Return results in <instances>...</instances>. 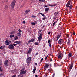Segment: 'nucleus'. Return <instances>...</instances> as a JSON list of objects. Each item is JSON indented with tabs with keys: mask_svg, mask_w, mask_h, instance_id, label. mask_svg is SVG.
<instances>
[{
	"mask_svg": "<svg viewBox=\"0 0 77 77\" xmlns=\"http://www.w3.org/2000/svg\"><path fill=\"white\" fill-rule=\"evenodd\" d=\"M50 59V61L51 62H52V61H53V59H52V58H51Z\"/></svg>",
	"mask_w": 77,
	"mask_h": 77,
	"instance_id": "8fccbe9b",
	"label": "nucleus"
},
{
	"mask_svg": "<svg viewBox=\"0 0 77 77\" xmlns=\"http://www.w3.org/2000/svg\"><path fill=\"white\" fill-rule=\"evenodd\" d=\"M63 43V40L62 39H60L58 42V44H62Z\"/></svg>",
	"mask_w": 77,
	"mask_h": 77,
	"instance_id": "6e6552de",
	"label": "nucleus"
},
{
	"mask_svg": "<svg viewBox=\"0 0 77 77\" xmlns=\"http://www.w3.org/2000/svg\"><path fill=\"white\" fill-rule=\"evenodd\" d=\"M50 33H51V32H48V35H50Z\"/></svg>",
	"mask_w": 77,
	"mask_h": 77,
	"instance_id": "680f3d73",
	"label": "nucleus"
},
{
	"mask_svg": "<svg viewBox=\"0 0 77 77\" xmlns=\"http://www.w3.org/2000/svg\"><path fill=\"white\" fill-rule=\"evenodd\" d=\"M56 24V22H54L53 23L52 26L54 27V26Z\"/></svg>",
	"mask_w": 77,
	"mask_h": 77,
	"instance_id": "2f4dec72",
	"label": "nucleus"
},
{
	"mask_svg": "<svg viewBox=\"0 0 77 77\" xmlns=\"http://www.w3.org/2000/svg\"><path fill=\"white\" fill-rule=\"evenodd\" d=\"M18 39V36H16L15 37H14V40H17Z\"/></svg>",
	"mask_w": 77,
	"mask_h": 77,
	"instance_id": "c85d7f7f",
	"label": "nucleus"
},
{
	"mask_svg": "<svg viewBox=\"0 0 77 77\" xmlns=\"http://www.w3.org/2000/svg\"><path fill=\"white\" fill-rule=\"evenodd\" d=\"M48 66H49V64H46L44 66V67L45 68H48Z\"/></svg>",
	"mask_w": 77,
	"mask_h": 77,
	"instance_id": "ddd939ff",
	"label": "nucleus"
},
{
	"mask_svg": "<svg viewBox=\"0 0 77 77\" xmlns=\"http://www.w3.org/2000/svg\"><path fill=\"white\" fill-rule=\"evenodd\" d=\"M27 66H29V65H30V63H27Z\"/></svg>",
	"mask_w": 77,
	"mask_h": 77,
	"instance_id": "13d9d810",
	"label": "nucleus"
},
{
	"mask_svg": "<svg viewBox=\"0 0 77 77\" xmlns=\"http://www.w3.org/2000/svg\"><path fill=\"white\" fill-rule=\"evenodd\" d=\"M32 18H36V17L35 16H32Z\"/></svg>",
	"mask_w": 77,
	"mask_h": 77,
	"instance_id": "79ce46f5",
	"label": "nucleus"
},
{
	"mask_svg": "<svg viewBox=\"0 0 77 77\" xmlns=\"http://www.w3.org/2000/svg\"><path fill=\"white\" fill-rule=\"evenodd\" d=\"M15 3H16V1L15 0H14L11 3V8L12 9H14L15 7Z\"/></svg>",
	"mask_w": 77,
	"mask_h": 77,
	"instance_id": "7ed1b4c3",
	"label": "nucleus"
},
{
	"mask_svg": "<svg viewBox=\"0 0 77 77\" xmlns=\"http://www.w3.org/2000/svg\"><path fill=\"white\" fill-rule=\"evenodd\" d=\"M24 69H25V68H23L21 69V72L23 74H25L27 72V70H25L24 71Z\"/></svg>",
	"mask_w": 77,
	"mask_h": 77,
	"instance_id": "39448f33",
	"label": "nucleus"
},
{
	"mask_svg": "<svg viewBox=\"0 0 77 77\" xmlns=\"http://www.w3.org/2000/svg\"><path fill=\"white\" fill-rule=\"evenodd\" d=\"M47 75H48L47 73H46L44 75V77H47Z\"/></svg>",
	"mask_w": 77,
	"mask_h": 77,
	"instance_id": "473e14b6",
	"label": "nucleus"
},
{
	"mask_svg": "<svg viewBox=\"0 0 77 77\" xmlns=\"http://www.w3.org/2000/svg\"><path fill=\"white\" fill-rule=\"evenodd\" d=\"M63 57V55L62 53H60L58 56V58L60 59H62Z\"/></svg>",
	"mask_w": 77,
	"mask_h": 77,
	"instance_id": "20e7f679",
	"label": "nucleus"
},
{
	"mask_svg": "<svg viewBox=\"0 0 77 77\" xmlns=\"http://www.w3.org/2000/svg\"><path fill=\"white\" fill-rule=\"evenodd\" d=\"M18 31L19 32H22V31H21V29H19L18 30Z\"/></svg>",
	"mask_w": 77,
	"mask_h": 77,
	"instance_id": "37998d69",
	"label": "nucleus"
},
{
	"mask_svg": "<svg viewBox=\"0 0 77 77\" xmlns=\"http://www.w3.org/2000/svg\"><path fill=\"white\" fill-rule=\"evenodd\" d=\"M49 47L50 48H51V43H49Z\"/></svg>",
	"mask_w": 77,
	"mask_h": 77,
	"instance_id": "864d4df0",
	"label": "nucleus"
},
{
	"mask_svg": "<svg viewBox=\"0 0 77 77\" xmlns=\"http://www.w3.org/2000/svg\"><path fill=\"white\" fill-rule=\"evenodd\" d=\"M36 67H34L33 71H36Z\"/></svg>",
	"mask_w": 77,
	"mask_h": 77,
	"instance_id": "c756f323",
	"label": "nucleus"
},
{
	"mask_svg": "<svg viewBox=\"0 0 77 77\" xmlns=\"http://www.w3.org/2000/svg\"><path fill=\"white\" fill-rule=\"evenodd\" d=\"M26 61L27 62V63H29L30 62V61H31V57H29L26 60Z\"/></svg>",
	"mask_w": 77,
	"mask_h": 77,
	"instance_id": "1a4fd4ad",
	"label": "nucleus"
},
{
	"mask_svg": "<svg viewBox=\"0 0 77 77\" xmlns=\"http://www.w3.org/2000/svg\"><path fill=\"white\" fill-rule=\"evenodd\" d=\"M4 65H5V66H8V60H6L4 63Z\"/></svg>",
	"mask_w": 77,
	"mask_h": 77,
	"instance_id": "9d476101",
	"label": "nucleus"
},
{
	"mask_svg": "<svg viewBox=\"0 0 77 77\" xmlns=\"http://www.w3.org/2000/svg\"><path fill=\"white\" fill-rule=\"evenodd\" d=\"M60 35V36H62V34H61V33H59V35Z\"/></svg>",
	"mask_w": 77,
	"mask_h": 77,
	"instance_id": "3c124183",
	"label": "nucleus"
},
{
	"mask_svg": "<svg viewBox=\"0 0 77 77\" xmlns=\"http://www.w3.org/2000/svg\"><path fill=\"white\" fill-rule=\"evenodd\" d=\"M43 60H44V59L43 58H42L41 60V62H42V61Z\"/></svg>",
	"mask_w": 77,
	"mask_h": 77,
	"instance_id": "de8ad7c7",
	"label": "nucleus"
},
{
	"mask_svg": "<svg viewBox=\"0 0 77 77\" xmlns=\"http://www.w3.org/2000/svg\"><path fill=\"white\" fill-rule=\"evenodd\" d=\"M58 14H59V12H57V13L55 15V16H56L57 17V15H58Z\"/></svg>",
	"mask_w": 77,
	"mask_h": 77,
	"instance_id": "a19ab883",
	"label": "nucleus"
},
{
	"mask_svg": "<svg viewBox=\"0 0 77 77\" xmlns=\"http://www.w3.org/2000/svg\"><path fill=\"white\" fill-rule=\"evenodd\" d=\"M73 64L72 63L71 64V65L69 67V69L70 70H71V69L72 68V67H73Z\"/></svg>",
	"mask_w": 77,
	"mask_h": 77,
	"instance_id": "4468645a",
	"label": "nucleus"
},
{
	"mask_svg": "<svg viewBox=\"0 0 77 77\" xmlns=\"http://www.w3.org/2000/svg\"><path fill=\"white\" fill-rule=\"evenodd\" d=\"M23 24H26V22H25V21H23Z\"/></svg>",
	"mask_w": 77,
	"mask_h": 77,
	"instance_id": "bf43d9fd",
	"label": "nucleus"
},
{
	"mask_svg": "<svg viewBox=\"0 0 77 77\" xmlns=\"http://www.w3.org/2000/svg\"><path fill=\"white\" fill-rule=\"evenodd\" d=\"M57 4H54V5H51V4H48V5L49 6H51V7H53V6H56Z\"/></svg>",
	"mask_w": 77,
	"mask_h": 77,
	"instance_id": "f3484780",
	"label": "nucleus"
},
{
	"mask_svg": "<svg viewBox=\"0 0 77 77\" xmlns=\"http://www.w3.org/2000/svg\"><path fill=\"white\" fill-rule=\"evenodd\" d=\"M38 44H39V43L38 42H35L34 43V44L35 45H38Z\"/></svg>",
	"mask_w": 77,
	"mask_h": 77,
	"instance_id": "cd10ccee",
	"label": "nucleus"
},
{
	"mask_svg": "<svg viewBox=\"0 0 77 77\" xmlns=\"http://www.w3.org/2000/svg\"><path fill=\"white\" fill-rule=\"evenodd\" d=\"M71 12V10H70V11H69V13H70V12Z\"/></svg>",
	"mask_w": 77,
	"mask_h": 77,
	"instance_id": "0e129e2a",
	"label": "nucleus"
},
{
	"mask_svg": "<svg viewBox=\"0 0 77 77\" xmlns=\"http://www.w3.org/2000/svg\"><path fill=\"white\" fill-rule=\"evenodd\" d=\"M16 77V75H13L12 77Z\"/></svg>",
	"mask_w": 77,
	"mask_h": 77,
	"instance_id": "49530a36",
	"label": "nucleus"
},
{
	"mask_svg": "<svg viewBox=\"0 0 77 77\" xmlns=\"http://www.w3.org/2000/svg\"><path fill=\"white\" fill-rule=\"evenodd\" d=\"M60 38V35H57V39H59V38Z\"/></svg>",
	"mask_w": 77,
	"mask_h": 77,
	"instance_id": "4c0bfd02",
	"label": "nucleus"
},
{
	"mask_svg": "<svg viewBox=\"0 0 77 77\" xmlns=\"http://www.w3.org/2000/svg\"><path fill=\"white\" fill-rule=\"evenodd\" d=\"M14 37V35H10V38H12Z\"/></svg>",
	"mask_w": 77,
	"mask_h": 77,
	"instance_id": "72a5a7b5",
	"label": "nucleus"
},
{
	"mask_svg": "<svg viewBox=\"0 0 77 77\" xmlns=\"http://www.w3.org/2000/svg\"><path fill=\"white\" fill-rule=\"evenodd\" d=\"M72 6L71 5H70L69 6V8L70 9H72Z\"/></svg>",
	"mask_w": 77,
	"mask_h": 77,
	"instance_id": "a878e982",
	"label": "nucleus"
},
{
	"mask_svg": "<svg viewBox=\"0 0 77 77\" xmlns=\"http://www.w3.org/2000/svg\"><path fill=\"white\" fill-rule=\"evenodd\" d=\"M8 48L10 50H13L14 49L15 47L12 44H11L8 46Z\"/></svg>",
	"mask_w": 77,
	"mask_h": 77,
	"instance_id": "f257e3e1",
	"label": "nucleus"
},
{
	"mask_svg": "<svg viewBox=\"0 0 77 77\" xmlns=\"http://www.w3.org/2000/svg\"><path fill=\"white\" fill-rule=\"evenodd\" d=\"M55 76V73L54 72L52 75V77H54Z\"/></svg>",
	"mask_w": 77,
	"mask_h": 77,
	"instance_id": "e433bc0d",
	"label": "nucleus"
},
{
	"mask_svg": "<svg viewBox=\"0 0 77 77\" xmlns=\"http://www.w3.org/2000/svg\"><path fill=\"white\" fill-rule=\"evenodd\" d=\"M2 64V62L0 60V65H1Z\"/></svg>",
	"mask_w": 77,
	"mask_h": 77,
	"instance_id": "5fc2aeb1",
	"label": "nucleus"
},
{
	"mask_svg": "<svg viewBox=\"0 0 77 77\" xmlns=\"http://www.w3.org/2000/svg\"><path fill=\"white\" fill-rule=\"evenodd\" d=\"M46 17H45L44 18H43V20H44L45 19H46Z\"/></svg>",
	"mask_w": 77,
	"mask_h": 77,
	"instance_id": "603ef678",
	"label": "nucleus"
},
{
	"mask_svg": "<svg viewBox=\"0 0 77 77\" xmlns=\"http://www.w3.org/2000/svg\"><path fill=\"white\" fill-rule=\"evenodd\" d=\"M13 46L14 45V46H15V47H17V46L16 45V44H15V43H13Z\"/></svg>",
	"mask_w": 77,
	"mask_h": 77,
	"instance_id": "ea45409f",
	"label": "nucleus"
},
{
	"mask_svg": "<svg viewBox=\"0 0 77 77\" xmlns=\"http://www.w3.org/2000/svg\"><path fill=\"white\" fill-rule=\"evenodd\" d=\"M38 52H37L36 53V54H35V55L36 56H37V55H38Z\"/></svg>",
	"mask_w": 77,
	"mask_h": 77,
	"instance_id": "4d7b16f0",
	"label": "nucleus"
},
{
	"mask_svg": "<svg viewBox=\"0 0 77 77\" xmlns=\"http://www.w3.org/2000/svg\"><path fill=\"white\" fill-rule=\"evenodd\" d=\"M71 42V40L70 39H68L67 44L68 45H70V43Z\"/></svg>",
	"mask_w": 77,
	"mask_h": 77,
	"instance_id": "2eb2a0df",
	"label": "nucleus"
},
{
	"mask_svg": "<svg viewBox=\"0 0 77 77\" xmlns=\"http://www.w3.org/2000/svg\"><path fill=\"white\" fill-rule=\"evenodd\" d=\"M66 38H69V35L68 34H65Z\"/></svg>",
	"mask_w": 77,
	"mask_h": 77,
	"instance_id": "c9c22d12",
	"label": "nucleus"
},
{
	"mask_svg": "<svg viewBox=\"0 0 77 77\" xmlns=\"http://www.w3.org/2000/svg\"><path fill=\"white\" fill-rule=\"evenodd\" d=\"M47 58H46V57L45 59V60H47Z\"/></svg>",
	"mask_w": 77,
	"mask_h": 77,
	"instance_id": "774afa93",
	"label": "nucleus"
},
{
	"mask_svg": "<svg viewBox=\"0 0 77 77\" xmlns=\"http://www.w3.org/2000/svg\"><path fill=\"white\" fill-rule=\"evenodd\" d=\"M41 30L39 31L38 32V34H40V33H41Z\"/></svg>",
	"mask_w": 77,
	"mask_h": 77,
	"instance_id": "c03bdc74",
	"label": "nucleus"
},
{
	"mask_svg": "<svg viewBox=\"0 0 77 77\" xmlns=\"http://www.w3.org/2000/svg\"><path fill=\"white\" fill-rule=\"evenodd\" d=\"M20 75H23V73H22L21 72L20 73Z\"/></svg>",
	"mask_w": 77,
	"mask_h": 77,
	"instance_id": "09e8293b",
	"label": "nucleus"
},
{
	"mask_svg": "<svg viewBox=\"0 0 77 77\" xmlns=\"http://www.w3.org/2000/svg\"><path fill=\"white\" fill-rule=\"evenodd\" d=\"M40 15H42V16H43V17H45V15H44V14H43L42 13H40Z\"/></svg>",
	"mask_w": 77,
	"mask_h": 77,
	"instance_id": "bb28decb",
	"label": "nucleus"
},
{
	"mask_svg": "<svg viewBox=\"0 0 77 77\" xmlns=\"http://www.w3.org/2000/svg\"><path fill=\"white\" fill-rule=\"evenodd\" d=\"M3 75H4V73H1L0 74V77H2Z\"/></svg>",
	"mask_w": 77,
	"mask_h": 77,
	"instance_id": "5701e85b",
	"label": "nucleus"
},
{
	"mask_svg": "<svg viewBox=\"0 0 77 77\" xmlns=\"http://www.w3.org/2000/svg\"><path fill=\"white\" fill-rule=\"evenodd\" d=\"M54 19L53 20V22H54V21L56 20V19L57 18V17L56 16H54Z\"/></svg>",
	"mask_w": 77,
	"mask_h": 77,
	"instance_id": "393cba45",
	"label": "nucleus"
},
{
	"mask_svg": "<svg viewBox=\"0 0 77 77\" xmlns=\"http://www.w3.org/2000/svg\"><path fill=\"white\" fill-rule=\"evenodd\" d=\"M35 71H33V74H35Z\"/></svg>",
	"mask_w": 77,
	"mask_h": 77,
	"instance_id": "338daca9",
	"label": "nucleus"
},
{
	"mask_svg": "<svg viewBox=\"0 0 77 77\" xmlns=\"http://www.w3.org/2000/svg\"><path fill=\"white\" fill-rule=\"evenodd\" d=\"M1 47H2L3 48V49H4L5 47V45H3V46H1Z\"/></svg>",
	"mask_w": 77,
	"mask_h": 77,
	"instance_id": "f704fd0d",
	"label": "nucleus"
},
{
	"mask_svg": "<svg viewBox=\"0 0 77 77\" xmlns=\"http://www.w3.org/2000/svg\"><path fill=\"white\" fill-rule=\"evenodd\" d=\"M42 36H43V34L42 33H41L38 39V40L39 42H40L41 41L42 38Z\"/></svg>",
	"mask_w": 77,
	"mask_h": 77,
	"instance_id": "f03ea898",
	"label": "nucleus"
},
{
	"mask_svg": "<svg viewBox=\"0 0 77 77\" xmlns=\"http://www.w3.org/2000/svg\"><path fill=\"white\" fill-rule=\"evenodd\" d=\"M50 40L49 39L48 41V44H50Z\"/></svg>",
	"mask_w": 77,
	"mask_h": 77,
	"instance_id": "a18cd8bd",
	"label": "nucleus"
},
{
	"mask_svg": "<svg viewBox=\"0 0 77 77\" xmlns=\"http://www.w3.org/2000/svg\"><path fill=\"white\" fill-rule=\"evenodd\" d=\"M8 8H9V7H8V6L5 5V8H4L5 9L7 10V9H8Z\"/></svg>",
	"mask_w": 77,
	"mask_h": 77,
	"instance_id": "aec40b11",
	"label": "nucleus"
},
{
	"mask_svg": "<svg viewBox=\"0 0 77 77\" xmlns=\"http://www.w3.org/2000/svg\"><path fill=\"white\" fill-rule=\"evenodd\" d=\"M10 41H8V40H6L5 42V43L6 44V45H9V44H10Z\"/></svg>",
	"mask_w": 77,
	"mask_h": 77,
	"instance_id": "423d86ee",
	"label": "nucleus"
},
{
	"mask_svg": "<svg viewBox=\"0 0 77 77\" xmlns=\"http://www.w3.org/2000/svg\"><path fill=\"white\" fill-rule=\"evenodd\" d=\"M70 3H71V1L70 0L66 4V7H67V8H68V7L69 6V5H70Z\"/></svg>",
	"mask_w": 77,
	"mask_h": 77,
	"instance_id": "9b49d317",
	"label": "nucleus"
},
{
	"mask_svg": "<svg viewBox=\"0 0 77 77\" xmlns=\"http://www.w3.org/2000/svg\"><path fill=\"white\" fill-rule=\"evenodd\" d=\"M73 35H75V32H73Z\"/></svg>",
	"mask_w": 77,
	"mask_h": 77,
	"instance_id": "e2e57ef3",
	"label": "nucleus"
},
{
	"mask_svg": "<svg viewBox=\"0 0 77 77\" xmlns=\"http://www.w3.org/2000/svg\"><path fill=\"white\" fill-rule=\"evenodd\" d=\"M32 49L31 48H29V49L28 51L27 52L28 53H31L32 52Z\"/></svg>",
	"mask_w": 77,
	"mask_h": 77,
	"instance_id": "dca6fc26",
	"label": "nucleus"
},
{
	"mask_svg": "<svg viewBox=\"0 0 77 77\" xmlns=\"http://www.w3.org/2000/svg\"><path fill=\"white\" fill-rule=\"evenodd\" d=\"M35 41V39L33 38L28 41V43H30V42H33Z\"/></svg>",
	"mask_w": 77,
	"mask_h": 77,
	"instance_id": "f8f14e48",
	"label": "nucleus"
},
{
	"mask_svg": "<svg viewBox=\"0 0 77 77\" xmlns=\"http://www.w3.org/2000/svg\"><path fill=\"white\" fill-rule=\"evenodd\" d=\"M0 50H3V48L0 47Z\"/></svg>",
	"mask_w": 77,
	"mask_h": 77,
	"instance_id": "6e6d98bb",
	"label": "nucleus"
},
{
	"mask_svg": "<svg viewBox=\"0 0 77 77\" xmlns=\"http://www.w3.org/2000/svg\"><path fill=\"white\" fill-rule=\"evenodd\" d=\"M49 10H50V8H46L45 9V12H48Z\"/></svg>",
	"mask_w": 77,
	"mask_h": 77,
	"instance_id": "6ab92c4d",
	"label": "nucleus"
},
{
	"mask_svg": "<svg viewBox=\"0 0 77 77\" xmlns=\"http://www.w3.org/2000/svg\"><path fill=\"white\" fill-rule=\"evenodd\" d=\"M0 71H1V72L3 71V70L2 69H0Z\"/></svg>",
	"mask_w": 77,
	"mask_h": 77,
	"instance_id": "052dcab7",
	"label": "nucleus"
},
{
	"mask_svg": "<svg viewBox=\"0 0 77 77\" xmlns=\"http://www.w3.org/2000/svg\"><path fill=\"white\" fill-rule=\"evenodd\" d=\"M17 36H20V35H21V33H18L17 34Z\"/></svg>",
	"mask_w": 77,
	"mask_h": 77,
	"instance_id": "412c9836",
	"label": "nucleus"
},
{
	"mask_svg": "<svg viewBox=\"0 0 77 77\" xmlns=\"http://www.w3.org/2000/svg\"><path fill=\"white\" fill-rule=\"evenodd\" d=\"M39 1H40V2H45V0H39Z\"/></svg>",
	"mask_w": 77,
	"mask_h": 77,
	"instance_id": "58836bf2",
	"label": "nucleus"
},
{
	"mask_svg": "<svg viewBox=\"0 0 77 77\" xmlns=\"http://www.w3.org/2000/svg\"><path fill=\"white\" fill-rule=\"evenodd\" d=\"M35 77H38V75H35Z\"/></svg>",
	"mask_w": 77,
	"mask_h": 77,
	"instance_id": "69168bd1",
	"label": "nucleus"
},
{
	"mask_svg": "<svg viewBox=\"0 0 77 77\" xmlns=\"http://www.w3.org/2000/svg\"><path fill=\"white\" fill-rule=\"evenodd\" d=\"M22 42L21 41H17L14 42V43H15L16 44H21Z\"/></svg>",
	"mask_w": 77,
	"mask_h": 77,
	"instance_id": "0eeeda50",
	"label": "nucleus"
},
{
	"mask_svg": "<svg viewBox=\"0 0 77 77\" xmlns=\"http://www.w3.org/2000/svg\"><path fill=\"white\" fill-rule=\"evenodd\" d=\"M48 70L49 71H53V69L51 68H50Z\"/></svg>",
	"mask_w": 77,
	"mask_h": 77,
	"instance_id": "7c9ffc66",
	"label": "nucleus"
},
{
	"mask_svg": "<svg viewBox=\"0 0 77 77\" xmlns=\"http://www.w3.org/2000/svg\"><path fill=\"white\" fill-rule=\"evenodd\" d=\"M69 57H71L72 56V54L71 53H69L68 54Z\"/></svg>",
	"mask_w": 77,
	"mask_h": 77,
	"instance_id": "b1692460",
	"label": "nucleus"
},
{
	"mask_svg": "<svg viewBox=\"0 0 77 77\" xmlns=\"http://www.w3.org/2000/svg\"><path fill=\"white\" fill-rule=\"evenodd\" d=\"M30 10H26V11H25V13L26 14H28V12H30Z\"/></svg>",
	"mask_w": 77,
	"mask_h": 77,
	"instance_id": "4be33fe9",
	"label": "nucleus"
},
{
	"mask_svg": "<svg viewBox=\"0 0 77 77\" xmlns=\"http://www.w3.org/2000/svg\"><path fill=\"white\" fill-rule=\"evenodd\" d=\"M37 24V22H36V21H35V23L34 22H32L31 23V24H32V25H35V24Z\"/></svg>",
	"mask_w": 77,
	"mask_h": 77,
	"instance_id": "a211bd4d",
	"label": "nucleus"
}]
</instances>
